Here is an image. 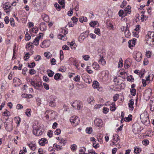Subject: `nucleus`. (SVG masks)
<instances>
[{
	"label": "nucleus",
	"mask_w": 154,
	"mask_h": 154,
	"mask_svg": "<svg viewBox=\"0 0 154 154\" xmlns=\"http://www.w3.org/2000/svg\"><path fill=\"white\" fill-rule=\"evenodd\" d=\"M33 132L35 135L39 136L42 133V129L41 128V126L38 125H35L33 126Z\"/></svg>",
	"instance_id": "obj_1"
},
{
	"label": "nucleus",
	"mask_w": 154,
	"mask_h": 154,
	"mask_svg": "<svg viewBox=\"0 0 154 154\" xmlns=\"http://www.w3.org/2000/svg\"><path fill=\"white\" fill-rule=\"evenodd\" d=\"M70 121L72 123L74 124L75 125H77L79 124L80 120L78 117H72L70 119Z\"/></svg>",
	"instance_id": "obj_2"
},
{
	"label": "nucleus",
	"mask_w": 154,
	"mask_h": 154,
	"mask_svg": "<svg viewBox=\"0 0 154 154\" xmlns=\"http://www.w3.org/2000/svg\"><path fill=\"white\" fill-rule=\"evenodd\" d=\"M94 123L98 127H101L102 125V122L100 119H96L94 121Z\"/></svg>",
	"instance_id": "obj_3"
},
{
	"label": "nucleus",
	"mask_w": 154,
	"mask_h": 154,
	"mask_svg": "<svg viewBox=\"0 0 154 154\" xmlns=\"http://www.w3.org/2000/svg\"><path fill=\"white\" fill-rule=\"evenodd\" d=\"M47 141L46 139L45 138L42 139L39 142V144L41 146L44 145L45 144L47 143Z\"/></svg>",
	"instance_id": "obj_4"
},
{
	"label": "nucleus",
	"mask_w": 154,
	"mask_h": 154,
	"mask_svg": "<svg viewBox=\"0 0 154 154\" xmlns=\"http://www.w3.org/2000/svg\"><path fill=\"white\" fill-rule=\"evenodd\" d=\"M131 7L129 6H128L125 8L124 11L126 15L127 14H130L131 11Z\"/></svg>",
	"instance_id": "obj_5"
},
{
	"label": "nucleus",
	"mask_w": 154,
	"mask_h": 154,
	"mask_svg": "<svg viewBox=\"0 0 154 154\" xmlns=\"http://www.w3.org/2000/svg\"><path fill=\"white\" fill-rule=\"evenodd\" d=\"M134 104V102L132 100V99L130 100L129 103H128V106L129 108L132 110L134 108L133 105Z\"/></svg>",
	"instance_id": "obj_6"
},
{
	"label": "nucleus",
	"mask_w": 154,
	"mask_h": 154,
	"mask_svg": "<svg viewBox=\"0 0 154 154\" xmlns=\"http://www.w3.org/2000/svg\"><path fill=\"white\" fill-rule=\"evenodd\" d=\"M135 42L134 40H132L130 41L129 42V47L130 48H131L135 45Z\"/></svg>",
	"instance_id": "obj_7"
},
{
	"label": "nucleus",
	"mask_w": 154,
	"mask_h": 154,
	"mask_svg": "<svg viewBox=\"0 0 154 154\" xmlns=\"http://www.w3.org/2000/svg\"><path fill=\"white\" fill-rule=\"evenodd\" d=\"M99 86V83L97 81H94L93 82L92 86L95 88H97Z\"/></svg>",
	"instance_id": "obj_8"
},
{
	"label": "nucleus",
	"mask_w": 154,
	"mask_h": 154,
	"mask_svg": "<svg viewBox=\"0 0 154 154\" xmlns=\"http://www.w3.org/2000/svg\"><path fill=\"white\" fill-rule=\"evenodd\" d=\"M29 146L30 149L32 150H34L36 148V145L35 144L30 143L29 144Z\"/></svg>",
	"instance_id": "obj_9"
},
{
	"label": "nucleus",
	"mask_w": 154,
	"mask_h": 154,
	"mask_svg": "<svg viewBox=\"0 0 154 154\" xmlns=\"http://www.w3.org/2000/svg\"><path fill=\"white\" fill-rule=\"evenodd\" d=\"M142 58L141 54L140 53H137L136 55V59L137 61H140Z\"/></svg>",
	"instance_id": "obj_10"
},
{
	"label": "nucleus",
	"mask_w": 154,
	"mask_h": 154,
	"mask_svg": "<svg viewBox=\"0 0 154 154\" xmlns=\"http://www.w3.org/2000/svg\"><path fill=\"white\" fill-rule=\"evenodd\" d=\"M41 38V35L39 36L38 37L36 38L35 40L33 42V44L35 45H38V41Z\"/></svg>",
	"instance_id": "obj_11"
},
{
	"label": "nucleus",
	"mask_w": 154,
	"mask_h": 154,
	"mask_svg": "<svg viewBox=\"0 0 154 154\" xmlns=\"http://www.w3.org/2000/svg\"><path fill=\"white\" fill-rule=\"evenodd\" d=\"M132 116L131 115H129L128 117H125L124 120L126 122H129L132 120Z\"/></svg>",
	"instance_id": "obj_12"
},
{
	"label": "nucleus",
	"mask_w": 154,
	"mask_h": 154,
	"mask_svg": "<svg viewBox=\"0 0 154 154\" xmlns=\"http://www.w3.org/2000/svg\"><path fill=\"white\" fill-rule=\"evenodd\" d=\"M3 8L5 10H6V12H7L8 11V10L10 8V6L8 5V4L7 3H5L3 5Z\"/></svg>",
	"instance_id": "obj_13"
},
{
	"label": "nucleus",
	"mask_w": 154,
	"mask_h": 154,
	"mask_svg": "<svg viewBox=\"0 0 154 154\" xmlns=\"http://www.w3.org/2000/svg\"><path fill=\"white\" fill-rule=\"evenodd\" d=\"M99 67V65L95 63H94L92 65V68L94 69H97Z\"/></svg>",
	"instance_id": "obj_14"
},
{
	"label": "nucleus",
	"mask_w": 154,
	"mask_h": 154,
	"mask_svg": "<svg viewBox=\"0 0 154 154\" xmlns=\"http://www.w3.org/2000/svg\"><path fill=\"white\" fill-rule=\"evenodd\" d=\"M120 74L121 75L125 76L127 75V72H125L123 70H121L120 71Z\"/></svg>",
	"instance_id": "obj_15"
},
{
	"label": "nucleus",
	"mask_w": 154,
	"mask_h": 154,
	"mask_svg": "<svg viewBox=\"0 0 154 154\" xmlns=\"http://www.w3.org/2000/svg\"><path fill=\"white\" fill-rule=\"evenodd\" d=\"M25 37L26 39L27 40H29L31 38L30 35L27 32L26 33L25 35Z\"/></svg>",
	"instance_id": "obj_16"
},
{
	"label": "nucleus",
	"mask_w": 154,
	"mask_h": 154,
	"mask_svg": "<svg viewBox=\"0 0 154 154\" xmlns=\"http://www.w3.org/2000/svg\"><path fill=\"white\" fill-rule=\"evenodd\" d=\"M97 24V21L91 22L90 23V25L91 27H94Z\"/></svg>",
	"instance_id": "obj_17"
},
{
	"label": "nucleus",
	"mask_w": 154,
	"mask_h": 154,
	"mask_svg": "<svg viewBox=\"0 0 154 154\" xmlns=\"http://www.w3.org/2000/svg\"><path fill=\"white\" fill-rule=\"evenodd\" d=\"M29 73L31 75H34L35 74V73L36 72L33 69H30Z\"/></svg>",
	"instance_id": "obj_18"
},
{
	"label": "nucleus",
	"mask_w": 154,
	"mask_h": 154,
	"mask_svg": "<svg viewBox=\"0 0 154 154\" xmlns=\"http://www.w3.org/2000/svg\"><path fill=\"white\" fill-rule=\"evenodd\" d=\"M47 73L48 75L50 77H52L54 74V72L50 70H48Z\"/></svg>",
	"instance_id": "obj_19"
},
{
	"label": "nucleus",
	"mask_w": 154,
	"mask_h": 154,
	"mask_svg": "<svg viewBox=\"0 0 154 154\" xmlns=\"http://www.w3.org/2000/svg\"><path fill=\"white\" fill-rule=\"evenodd\" d=\"M23 97L24 98H31L32 97V96L31 95H27L26 94H24L22 95Z\"/></svg>",
	"instance_id": "obj_20"
},
{
	"label": "nucleus",
	"mask_w": 154,
	"mask_h": 154,
	"mask_svg": "<svg viewBox=\"0 0 154 154\" xmlns=\"http://www.w3.org/2000/svg\"><path fill=\"white\" fill-rule=\"evenodd\" d=\"M59 3L60 4L62 5V8H63L64 7V0H59Z\"/></svg>",
	"instance_id": "obj_21"
},
{
	"label": "nucleus",
	"mask_w": 154,
	"mask_h": 154,
	"mask_svg": "<svg viewBox=\"0 0 154 154\" xmlns=\"http://www.w3.org/2000/svg\"><path fill=\"white\" fill-rule=\"evenodd\" d=\"M92 131V130L91 128H88L86 129V132L89 134H91Z\"/></svg>",
	"instance_id": "obj_22"
},
{
	"label": "nucleus",
	"mask_w": 154,
	"mask_h": 154,
	"mask_svg": "<svg viewBox=\"0 0 154 154\" xmlns=\"http://www.w3.org/2000/svg\"><path fill=\"white\" fill-rule=\"evenodd\" d=\"M131 94L133 96H134L136 94V91L134 89H132L131 90Z\"/></svg>",
	"instance_id": "obj_23"
},
{
	"label": "nucleus",
	"mask_w": 154,
	"mask_h": 154,
	"mask_svg": "<svg viewBox=\"0 0 154 154\" xmlns=\"http://www.w3.org/2000/svg\"><path fill=\"white\" fill-rule=\"evenodd\" d=\"M124 11L122 10H120L119 13V16L122 17H124V16H123L124 14Z\"/></svg>",
	"instance_id": "obj_24"
},
{
	"label": "nucleus",
	"mask_w": 154,
	"mask_h": 154,
	"mask_svg": "<svg viewBox=\"0 0 154 154\" xmlns=\"http://www.w3.org/2000/svg\"><path fill=\"white\" fill-rule=\"evenodd\" d=\"M38 30V28L36 27H34L32 28L31 30L30 31L33 33H36Z\"/></svg>",
	"instance_id": "obj_25"
},
{
	"label": "nucleus",
	"mask_w": 154,
	"mask_h": 154,
	"mask_svg": "<svg viewBox=\"0 0 154 154\" xmlns=\"http://www.w3.org/2000/svg\"><path fill=\"white\" fill-rule=\"evenodd\" d=\"M127 79L128 81H129L132 82L134 80V79L131 75L128 76Z\"/></svg>",
	"instance_id": "obj_26"
},
{
	"label": "nucleus",
	"mask_w": 154,
	"mask_h": 154,
	"mask_svg": "<svg viewBox=\"0 0 154 154\" xmlns=\"http://www.w3.org/2000/svg\"><path fill=\"white\" fill-rule=\"evenodd\" d=\"M93 146L95 148L97 149L99 147V145L97 143H94L93 144Z\"/></svg>",
	"instance_id": "obj_27"
},
{
	"label": "nucleus",
	"mask_w": 154,
	"mask_h": 154,
	"mask_svg": "<svg viewBox=\"0 0 154 154\" xmlns=\"http://www.w3.org/2000/svg\"><path fill=\"white\" fill-rule=\"evenodd\" d=\"M35 66V63L34 62H32L31 63H29L28 64V66L29 68H32L34 67Z\"/></svg>",
	"instance_id": "obj_28"
},
{
	"label": "nucleus",
	"mask_w": 154,
	"mask_h": 154,
	"mask_svg": "<svg viewBox=\"0 0 154 154\" xmlns=\"http://www.w3.org/2000/svg\"><path fill=\"white\" fill-rule=\"evenodd\" d=\"M116 107L115 106V105L114 104H112L110 106V109L111 110L113 111L116 109Z\"/></svg>",
	"instance_id": "obj_29"
},
{
	"label": "nucleus",
	"mask_w": 154,
	"mask_h": 154,
	"mask_svg": "<svg viewBox=\"0 0 154 154\" xmlns=\"http://www.w3.org/2000/svg\"><path fill=\"white\" fill-rule=\"evenodd\" d=\"M60 74H56L54 76V78L55 79H58L60 77Z\"/></svg>",
	"instance_id": "obj_30"
},
{
	"label": "nucleus",
	"mask_w": 154,
	"mask_h": 154,
	"mask_svg": "<svg viewBox=\"0 0 154 154\" xmlns=\"http://www.w3.org/2000/svg\"><path fill=\"white\" fill-rule=\"evenodd\" d=\"M72 20L74 23H76L78 21L77 19L75 17H73L72 19Z\"/></svg>",
	"instance_id": "obj_31"
},
{
	"label": "nucleus",
	"mask_w": 154,
	"mask_h": 154,
	"mask_svg": "<svg viewBox=\"0 0 154 154\" xmlns=\"http://www.w3.org/2000/svg\"><path fill=\"white\" fill-rule=\"evenodd\" d=\"M61 133V130L60 129H57L55 132V134L56 135H58L60 134Z\"/></svg>",
	"instance_id": "obj_32"
},
{
	"label": "nucleus",
	"mask_w": 154,
	"mask_h": 154,
	"mask_svg": "<svg viewBox=\"0 0 154 154\" xmlns=\"http://www.w3.org/2000/svg\"><path fill=\"white\" fill-rule=\"evenodd\" d=\"M14 121L17 123L19 124L20 121V119L19 117H16L14 118Z\"/></svg>",
	"instance_id": "obj_33"
},
{
	"label": "nucleus",
	"mask_w": 154,
	"mask_h": 154,
	"mask_svg": "<svg viewBox=\"0 0 154 154\" xmlns=\"http://www.w3.org/2000/svg\"><path fill=\"white\" fill-rule=\"evenodd\" d=\"M134 73H136V74H138V73H139V74H141V76H142L144 74V72H141L140 71L139 72V71L138 70H135L134 71Z\"/></svg>",
	"instance_id": "obj_34"
},
{
	"label": "nucleus",
	"mask_w": 154,
	"mask_h": 154,
	"mask_svg": "<svg viewBox=\"0 0 154 154\" xmlns=\"http://www.w3.org/2000/svg\"><path fill=\"white\" fill-rule=\"evenodd\" d=\"M109 111V109L106 107H104L103 109V112L105 113H106Z\"/></svg>",
	"instance_id": "obj_35"
},
{
	"label": "nucleus",
	"mask_w": 154,
	"mask_h": 154,
	"mask_svg": "<svg viewBox=\"0 0 154 154\" xmlns=\"http://www.w3.org/2000/svg\"><path fill=\"white\" fill-rule=\"evenodd\" d=\"M94 32L95 33L98 35L100 34V30L99 29H95Z\"/></svg>",
	"instance_id": "obj_36"
},
{
	"label": "nucleus",
	"mask_w": 154,
	"mask_h": 154,
	"mask_svg": "<svg viewBox=\"0 0 154 154\" xmlns=\"http://www.w3.org/2000/svg\"><path fill=\"white\" fill-rule=\"evenodd\" d=\"M142 143L144 145H147L149 144V141L147 140H145L143 141Z\"/></svg>",
	"instance_id": "obj_37"
},
{
	"label": "nucleus",
	"mask_w": 154,
	"mask_h": 154,
	"mask_svg": "<svg viewBox=\"0 0 154 154\" xmlns=\"http://www.w3.org/2000/svg\"><path fill=\"white\" fill-rule=\"evenodd\" d=\"M73 13V11L72 9H70V10L68 12V15L70 16L72 15Z\"/></svg>",
	"instance_id": "obj_38"
},
{
	"label": "nucleus",
	"mask_w": 154,
	"mask_h": 154,
	"mask_svg": "<svg viewBox=\"0 0 154 154\" xmlns=\"http://www.w3.org/2000/svg\"><path fill=\"white\" fill-rule=\"evenodd\" d=\"M54 147L56 148L57 149L59 150L61 148V147H62L61 146H60L56 144H54Z\"/></svg>",
	"instance_id": "obj_39"
},
{
	"label": "nucleus",
	"mask_w": 154,
	"mask_h": 154,
	"mask_svg": "<svg viewBox=\"0 0 154 154\" xmlns=\"http://www.w3.org/2000/svg\"><path fill=\"white\" fill-rule=\"evenodd\" d=\"M123 66V63L122 60L119 61L118 64V67L121 68Z\"/></svg>",
	"instance_id": "obj_40"
},
{
	"label": "nucleus",
	"mask_w": 154,
	"mask_h": 154,
	"mask_svg": "<svg viewBox=\"0 0 154 154\" xmlns=\"http://www.w3.org/2000/svg\"><path fill=\"white\" fill-rule=\"evenodd\" d=\"M63 49L66 50H69V47L66 45H64L62 47Z\"/></svg>",
	"instance_id": "obj_41"
},
{
	"label": "nucleus",
	"mask_w": 154,
	"mask_h": 154,
	"mask_svg": "<svg viewBox=\"0 0 154 154\" xmlns=\"http://www.w3.org/2000/svg\"><path fill=\"white\" fill-rule=\"evenodd\" d=\"M31 109H27V111L26 112V114L27 116H29L30 115Z\"/></svg>",
	"instance_id": "obj_42"
},
{
	"label": "nucleus",
	"mask_w": 154,
	"mask_h": 154,
	"mask_svg": "<svg viewBox=\"0 0 154 154\" xmlns=\"http://www.w3.org/2000/svg\"><path fill=\"white\" fill-rule=\"evenodd\" d=\"M5 21L6 24H8L9 22V19L8 17H5L4 19Z\"/></svg>",
	"instance_id": "obj_43"
},
{
	"label": "nucleus",
	"mask_w": 154,
	"mask_h": 154,
	"mask_svg": "<svg viewBox=\"0 0 154 154\" xmlns=\"http://www.w3.org/2000/svg\"><path fill=\"white\" fill-rule=\"evenodd\" d=\"M29 53H27V54H26L24 56V57L25 58V60H26L27 59L29 58Z\"/></svg>",
	"instance_id": "obj_44"
},
{
	"label": "nucleus",
	"mask_w": 154,
	"mask_h": 154,
	"mask_svg": "<svg viewBox=\"0 0 154 154\" xmlns=\"http://www.w3.org/2000/svg\"><path fill=\"white\" fill-rule=\"evenodd\" d=\"M83 59L85 60H88L89 58V56L88 55H86L83 56Z\"/></svg>",
	"instance_id": "obj_45"
},
{
	"label": "nucleus",
	"mask_w": 154,
	"mask_h": 154,
	"mask_svg": "<svg viewBox=\"0 0 154 154\" xmlns=\"http://www.w3.org/2000/svg\"><path fill=\"white\" fill-rule=\"evenodd\" d=\"M74 80L76 82L79 81L80 80V78L77 75L74 78Z\"/></svg>",
	"instance_id": "obj_46"
},
{
	"label": "nucleus",
	"mask_w": 154,
	"mask_h": 154,
	"mask_svg": "<svg viewBox=\"0 0 154 154\" xmlns=\"http://www.w3.org/2000/svg\"><path fill=\"white\" fill-rule=\"evenodd\" d=\"M44 55L45 57L48 58H49L50 57V56L49 55L48 53L45 52L44 53Z\"/></svg>",
	"instance_id": "obj_47"
},
{
	"label": "nucleus",
	"mask_w": 154,
	"mask_h": 154,
	"mask_svg": "<svg viewBox=\"0 0 154 154\" xmlns=\"http://www.w3.org/2000/svg\"><path fill=\"white\" fill-rule=\"evenodd\" d=\"M142 83L143 86H145L146 85V81L144 79L142 80Z\"/></svg>",
	"instance_id": "obj_48"
},
{
	"label": "nucleus",
	"mask_w": 154,
	"mask_h": 154,
	"mask_svg": "<svg viewBox=\"0 0 154 154\" xmlns=\"http://www.w3.org/2000/svg\"><path fill=\"white\" fill-rule=\"evenodd\" d=\"M140 151V149L138 148H136L134 149V152L136 153H139Z\"/></svg>",
	"instance_id": "obj_49"
},
{
	"label": "nucleus",
	"mask_w": 154,
	"mask_h": 154,
	"mask_svg": "<svg viewBox=\"0 0 154 154\" xmlns=\"http://www.w3.org/2000/svg\"><path fill=\"white\" fill-rule=\"evenodd\" d=\"M146 55L148 57H150L151 56V52L149 51H148L146 52Z\"/></svg>",
	"instance_id": "obj_50"
},
{
	"label": "nucleus",
	"mask_w": 154,
	"mask_h": 154,
	"mask_svg": "<svg viewBox=\"0 0 154 154\" xmlns=\"http://www.w3.org/2000/svg\"><path fill=\"white\" fill-rule=\"evenodd\" d=\"M10 22L12 26H15V23H14V22L13 19H12L11 20Z\"/></svg>",
	"instance_id": "obj_51"
},
{
	"label": "nucleus",
	"mask_w": 154,
	"mask_h": 154,
	"mask_svg": "<svg viewBox=\"0 0 154 154\" xmlns=\"http://www.w3.org/2000/svg\"><path fill=\"white\" fill-rule=\"evenodd\" d=\"M55 6L57 8H58L59 10H60L61 8V7L58 4H55Z\"/></svg>",
	"instance_id": "obj_52"
},
{
	"label": "nucleus",
	"mask_w": 154,
	"mask_h": 154,
	"mask_svg": "<svg viewBox=\"0 0 154 154\" xmlns=\"http://www.w3.org/2000/svg\"><path fill=\"white\" fill-rule=\"evenodd\" d=\"M43 80L46 82H47L48 80V79L47 78V76H44L43 77Z\"/></svg>",
	"instance_id": "obj_53"
},
{
	"label": "nucleus",
	"mask_w": 154,
	"mask_h": 154,
	"mask_svg": "<svg viewBox=\"0 0 154 154\" xmlns=\"http://www.w3.org/2000/svg\"><path fill=\"white\" fill-rule=\"evenodd\" d=\"M119 97V95L118 94H116L114 97H113V98H114V100L115 101H116L117 100V99H118V97Z\"/></svg>",
	"instance_id": "obj_54"
},
{
	"label": "nucleus",
	"mask_w": 154,
	"mask_h": 154,
	"mask_svg": "<svg viewBox=\"0 0 154 154\" xmlns=\"http://www.w3.org/2000/svg\"><path fill=\"white\" fill-rule=\"evenodd\" d=\"M41 57L39 55H37L35 58L36 61H38L41 59Z\"/></svg>",
	"instance_id": "obj_55"
},
{
	"label": "nucleus",
	"mask_w": 154,
	"mask_h": 154,
	"mask_svg": "<svg viewBox=\"0 0 154 154\" xmlns=\"http://www.w3.org/2000/svg\"><path fill=\"white\" fill-rule=\"evenodd\" d=\"M17 109H19L23 108V106L20 104H18L17 106Z\"/></svg>",
	"instance_id": "obj_56"
},
{
	"label": "nucleus",
	"mask_w": 154,
	"mask_h": 154,
	"mask_svg": "<svg viewBox=\"0 0 154 154\" xmlns=\"http://www.w3.org/2000/svg\"><path fill=\"white\" fill-rule=\"evenodd\" d=\"M48 135L49 137H51L52 135V132L51 131H49L48 132Z\"/></svg>",
	"instance_id": "obj_57"
},
{
	"label": "nucleus",
	"mask_w": 154,
	"mask_h": 154,
	"mask_svg": "<svg viewBox=\"0 0 154 154\" xmlns=\"http://www.w3.org/2000/svg\"><path fill=\"white\" fill-rule=\"evenodd\" d=\"M44 86L45 88L46 89H48L49 88L48 85L46 83H44Z\"/></svg>",
	"instance_id": "obj_58"
},
{
	"label": "nucleus",
	"mask_w": 154,
	"mask_h": 154,
	"mask_svg": "<svg viewBox=\"0 0 154 154\" xmlns=\"http://www.w3.org/2000/svg\"><path fill=\"white\" fill-rule=\"evenodd\" d=\"M114 82L116 83H118L119 82V81L117 79V78L116 77H115L114 79Z\"/></svg>",
	"instance_id": "obj_59"
},
{
	"label": "nucleus",
	"mask_w": 154,
	"mask_h": 154,
	"mask_svg": "<svg viewBox=\"0 0 154 154\" xmlns=\"http://www.w3.org/2000/svg\"><path fill=\"white\" fill-rule=\"evenodd\" d=\"M55 62L56 60L54 59H52L51 61V63L52 64L54 65L55 64Z\"/></svg>",
	"instance_id": "obj_60"
},
{
	"label": "nucleus",
	"mask_w": 154,
	"mask_h": 154,
	"mask_svg": "<svg viewBox=\"0 0 154 154\" xmlns=\"http://www.w3.org/2000/svg\"><path fill=\"white\" fill-rule=\"evenodd\" d=\"M144 65H147L148 63V60L147 59H145L143 61Z\"/></svg>",
	"instance_id": "obj_61"
},
{
	"label": "nucleus",
	"mask_w": 154,
	"mask_h": 154,
	"mask_svg": "<svg viewBox=\"0 0 154 154\" xmlns=\"http://www.w3.org/2000/svg\"><path fill=\"white\" fill-rule=\"evenodd\" d=\"M117 149L116 148H114L112 150V154H115L116 152Z\"/></svg>",
	"instance_id": "obj_62"
},
{
	"label": "nucleus",
	"mask_w": 154,
	"mask_h": 154,
	"mask_svg": "<svg viewBox=\"0 0 154 154\" xmlns=\"http://www.w3.org/2000/svg\"><path fill=\"white\" fill-rule=\"evenodd\" d=\"M71 149L74 150L76 149V146L75 145H73L71 146Z\"/></svg>",
	"instance_id": "obj_63"
},
{
	"label": "nucleus",
	"mask_w": 154,
	"mask_h": 154,
	"mask_svg": "<svg viewBox=\"0 0 154 154\" xmlns=\"http://www.w3.org/2000/svg\"><path fill=\"white\" fill-rule=\"evenodd\" d=\"M90 35L91 36V37L93 38H94L96 37V35L94 34H90Z\"/></svg>",
	"instance_id": "obj_64"
}]
</instances>
